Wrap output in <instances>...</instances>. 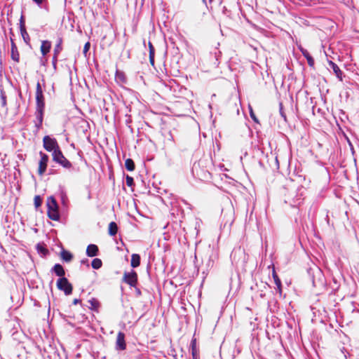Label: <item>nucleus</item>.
Returning a JSON list of instances; mask_svg holds the SVG:
<instances>
[{
    "label": "nucleus",
    "mask_w": 359,
    "mask_h": 359,
    "mask_svg": "<svg viewBox=\"0 0 359 359\" xmlns=\"http://www.w3.org/2000/svg\"><path fill=\"white\" fill-rule=\"evenodd\" d=\"M140 264V257L138 254H133L131 256L130 265L133 268H136Z\"/></svg>",
    "instance_id": "4468645a"
},
{
    "label": "nucleus",
    "mask_w": 359,
    "mask_h": 359,
    "mask_svg": "<svg viewBox=\"0 0 359 359\" xmlns=\"http://www.w3.org/2000/svg\"><path fill=\"white\" fill-rule=\"evenodd\" d=\"M149 62L152 66H154V54H155V49L153 46L152 43L149 41Z\"/></svg>",
    "instance_id": "f3484780"
},
{
    "label": "nucleus",
    "mask_w": 359,
    "mask_h": 359,
    "mask_svg": "<svg viewBox=\"0 0 359 359\" xmlns=\"http://www.w3.org/2000/svg\"><path fill=\"white\" fill-rule=\"evenodd\" d=\"M43 147L48 151L54 152L56 149H60L58 144L55 138H51L46 135L43 139Z\"/></svg>",
    "instance_id": "20e7f679"
},
{
    "label": "nucleus",
    "mask_w": 359,
    "mask_h": 359,
    "mask_svg": "<svg viewBox=\"0 0 359 359\" xmlns=\"http://www.w3.org/2000/svg\"><path fill=\"white\" fill-rule=\"evenodd\" d=\"M280 114H281V116L285 119V116L283 114V112L282 111L281 108H280Z\"/></svg>",
    "instance_id": "c9c22d12"
},
{
    "label": "nucleus",
    "mask_w": 359,
    "mask_h": 359,
    "mask_svg": "<svg viewBox=\"0 0 359 359\" xmlns=\"http://www.w3.org/2000/svg\"><path fill=\"white\" fill-rule=\"evenodd\" d=\"M48 215L50 219L57 221L60 218L58 205L54 197L50 196L47 200Z\"/></svg>",
    "instance_id": "f257e3e1"
},
{
    "label": "nucleus",
    "mask_w": 359,
    "mask_h": 359,
    "mask_svg": "<svg viewBox=\"0 0 359 359\" xmlns=\"http://www.w3.org/2000/svg\"><path fill=\"white\" fill-rule=\"evenodd\" d=\"M39 154L41 156V159H40L39 163V173L40 175H43L45 172L46 168H47L48 156V155H46V154H44L41 151L40 152Z\"/></svg>",
    "instance_id": "423d86ee"
},
{
    "label": "nucleus",
    "mask_w": 359,
    "mask_h": 359,
    "mask_svg": "<svg viewBox=\"0 0 359 359\" xmlns=\"http://www.w3.org/2000/svg\"><path fill=\"white\" fill-rule=\"evenodd\" d=\"M195 169H196V166L194 165V166L193 168V170H194Z\"/></svg>",
    "instance_id": "e433bc0d"
},
{
    "label": "nucleus",
    "mask_w": 359,
    "mask_h": 359,
    "mask_svg": "<svg viewBox=\"0 0 359 359\" xmlns=\"http://www.w3.org/2000/svg\"><path fill=\"white\" fill-rule=\"evenodd\" d=\"M57 287L60 290L64 291L66 295H69L72 292V285L68 281V280L65 278H60L57 281Z\"/></svg>",
    "instance_id": "7ed1b4c3"
},
{
    "label": "nucleus",
    "mask_w": 359,
    "mask_h": 359,
    "mask_svg": "<svg viewBox=\"0 0 359 359\" xmlns=\"http://www.w3.org/2000/svg\"><path fill=\"white\" fill-rule=\"evenodd\" d=\"M90 48V43L87 42L83 47V53L86 54Z\"/></svg>",
    "instance_id": "473e14b6"
},
{
    "label": "nucleus",
    "mask_w": 359,
    "mask_h": 359,
    "mask_svg": "<svg viewBox=\"0 0 359 359\" xmlns=\"http://www.w3.org/2000/svg\"><path fill=\"white\" fill-rule=\"evenodd\" d=\"M36 111H44L45 104H44L43 95H41V97L36 96Z\"/></svg>",
    "instance_id": "ddd939ff"
},
{
    "label": "nucleus",
    "mask_w": 359,
    "mask_h": 359,
    "mask_svg": "<svg viewBox=\"0 0 359 359\" xmlns=\"http://www.w3.org/2000/svg\"><path fill=\"white\" fill-rule=\"evenodd\" d=\"M89 302L90 303V304L92 305V306L93 307H96L98 306V302L97 300H95V299H93L91 300H89Z\"/></svg>",
    "instance_id": "72a5a7b5"
},
{
    "label": "nucleus",
    "mask_w": 359,
    "mask_h": 359,
    "mask_svg": "<svg viewBox=\"0 0 359 359\" xmlns=\"http://www.w3.org/2000/svg\"><path fill=\"white\" fill-rule=\"evenodd\" d=\"M60 196L62 205L67 207L68 205L69 200L66 192L64 190H61L60 192Z\"/></svg>",
    "instance_id": "aec40b11"
},
{
    "label": "nucleus",
    "mask_w": 359,
    "mask_h": 359,
    "mask_svg": "<svg viewBox=\"0 0 359 359\" xmlns=\"http://www.w3.org/2000/svg\"><path fill=\"white\" fill-rule=\"evenodd\" d=\"M53 160L62 165V167L65 168H70L72 167L71 162L67 160L60 151V149H56L53 152Z\"/></svg>",
    "instance_id": "f03ea898"
},
{
    "label": "nucleus",
    "mask_w": 359,
    "mask_h": 359,
    "mask_svg": "<svg viewBox=\"0 0 359 359\" xmlns=\"http://www.w3.org/2000/svg\"><path fill=\"white\" fill-rule=\"evenodd\" d=\"M34 205L36 208H39L41 205V199L39 196H36L34 197Z\"/></svg>",
    "instance_id": "7c9ffc66"
},
{
    "label": "nucleus",
    "mask_w": 359,
    "mask_h": 359,
    "mask_svg": "<svg viewBox=\"0 0 359 359\" xmlns=\"http://www.w3.org/2000/svg\"><path fill=\"white\" fill-rule=\"evenodd\" d=\"M79 302H80V300H79V299H74V301H73V304H77Z\"/></svg>",
    "instance_id": "f704fd0d"
},
{
    "label": "nucleus",
    "mask_w": 359,
    "mask_h": 359,
    "mask_svg": "<svg viewBox=\"0 0 359 359\" xmlns=\"http://www.w3.org/2000/svg\"><path fill=\"white\" fill-rule=\"evenodd\" d=\"M0 97H1V106L3 107H6V94H5V93H4V91L3 90H1V92H0Z\"/></svg>",
    "instance_id": "a878e982"
},
{
    "label": "nucleus",
    "mask_w": 359,
    "mask_h": 359,
    "mask_svg": "<svg viewBox=\"0 0 359 359\" xmlns=\"http://www.w3.org/2000/svg\"><path fill=\"white\" fill-rule=\"evenodd\" d=\"M43 111H36V118L39 122V126L43 122Z\"/></svg>",
    "instance_id": "393cba45"
},
{
    "label": "nucleus",
    "mask_w": 359,
    "mask_h": 359,
    "mask_svg": "<svg viewBox=\"0 0 359 359\" xmlns=\"http://www.w3.org/2000/svg\"><path fill=\"white\" fill-rule=\"evenodd\" d=\"M123 280L130 287H135L137 283V274L133 270L130 272H125Z\"/></svg>",
    "instance_id": "39448f33"
},
{
    "label": "nucleus",
    "mask_w": 359,
    "mask_h": 359,
    "mask_svg": "<svg viewBox=\"0 0 359 359\" xmlns=\"http://www.w3.org/2000/svg\"><path fill=\"white\" fill-rule=\"evenodd\" d=\"M272 275H273V278L275 284L277 286V289L279 291V292L281 293V281H280V278H278V275L276 274L274 269L273 270Z\"/></svg>",
    "instance_id": "412c9836"
},
{
    "label": "nucleus",
    "mask_w": 359,
    "mask_h": 359,
    "mask_svg": "<svg viewBox=\"0 0 359 359\" xmlns=\"http://www.w3.org/2000/svg\"><path fill=\"white\" fill-rule=\"evenodd\" d=\"M330 67L332 69L333 72H334L337 77L340 80L342 81V72L339 69V67L332 61L328 62Z\"/></svg>",
    "instance_id": "1a4fd4ad"
},
{
    "label": "nucleus",
    "mask_w": 359,
    "mask_h": 359,
    "mask_svg": "<svg viewBox=\"0 0 359 359\" xmlns=\"http://www.w3.org/2000/svg\"><path fill=\"white\" fill-rule=\"evenodd\" d=\"M53 270L57 276H58L61 278H62L65 274L63 267L62 266V265H60L59 264H56L53 266Z\"/></svg>",
    "instance_id": "dca6fc26"
},
{
    "label": "nucleus",
    "mask_w": 359,
    "mask_h": 359,
    "mask_svg": "<svg viewBox=\"0 0 359 359\" xmlns=\"http://www.w3.org/2000/svg\"><path fill=\"white\" fill-rule=\"evenodd\" d=\"M35 4H36L39 7H43V4H45L47 0H32Z\"/></svg>",
    "instance_id": "2f4dec72"
},
{
    "label": "nucleus",
    "mask_w": 359,
    "mask_h": 359,
    "mask_svg": "<svg viewBox=\"0 0 359 359\" xmlns=\"http://www.w3.org/2000/svg\"><path fill=\"white\" fill-rule=\"evenodd\" d=\"M62 39L59 38L57 39V43L55 45V48H54V55H53V64L54 66H55V65L57 63L58 54L62 50Z\"/></svg>",
    "instance_id": "6e6552de"
},
{
    "label": "nucleus",
    "mask_w": 359,
    "mask_h": 359,
    "mask_svg": "<svg viewBox=\"0 0 359 359\" xmlns=\"http://www.w3.org/2000/svg\"><path fill=\"white\" fill-rule=\"evenodd\" d=\"M249 112H250V116L251 117V118L256 123H259L258 121V119L256 117L255 113H254V111L252 109V107L250 105L249 106Z\"/></svg>",
    "instance_id": "bb28decb"
},
{
    "label": "nucleus",
    "mask_w": 359,
    "mask_h": 359,
    "mask_svg": "<svg viewBox=\"0 0 359 359\" xmlns=\"http://www.w3.org/2000/svg\"><path fill=\"white\" fill-rule=\"evenodd\" d=\"M11 58L18 62L20 60V55L15 44L12 41L11 43Z\"/></svg>",
    "instance_id": "f8f14e48"
},
{
    "label": "nucleus",
    "mask_w": 359,
    "mask_h": 359,
    "mask_svg": "<svg viewBox=\"0 0 359 359\" xmlns=\"http://www.w3.org/2000/svg\"><path fill=\"white\" fill-rule=\"evenodd\" d=\"M126 182L128 187H132L134 183L133 178L129 175H127L126 177Z\"/></svg>",
    "instance_id": "c756f323"
},
{
    "label": "nucleus",
    "mask_w": 359,
    "mask_h": 359,
    "mask_svg": "<svg viewBox=\"0 0 359 359\" xmlns=\"http://www.w3.org/2000/svg\"><path fill=\"white\" fill-rule=\"evenodd\" d=\"M102 262L100 259L95 258L91 263L92 267L95 269H98L102 266Z\"/></svg>",
    "instance_id": "b1692460"
},
{
    "label": "nucleus",
    "mask_w": 359,
    "mask_h": 359,
    "mask_svg": "<svg viewBox=\"0 0 359 359\" xmlns=\"http://www.w3.org/2000/svg\"><path fill=\"white\" fill-rule=\"evenodd\" d=\"M51 43L49 41H42L41 45V52L43 56H45L48 53H49Z\"/></svg>",
    "instance_id": "9b49d317"
},
{
    "label": "nucleus",
    "mask_w": 359,
    "mask_h": 359,
    "mask_svg": "<svg viewBox=\"0 0 359 359\" xmlns=\"http://www.w3.org/2000/svg\"><path fill=\"white\" fill-rule=\"evenodd\" d=\"M213 0H209L210 2H212Z\"/></svg>",
    "instance_id": "58836bf2"
},
{
    "label": "nucleus",
    "mask_w": 359,
    "mask_h": 359,
    "mask_svg": "<svg viewBox=\"0 0 359 359\" xmlns=\"http://www.w3.org/2000/svg\"><path fill=\"white\" fill-rule=\"evenodd\" d=\"M116 348V349L121 351L125 350L126 348V344L125 341V334L121 332H119L117 334Z\"/></svg>",
    "instance_id": "0eeeda50"
},
{
    "label": "nucleus",
    "mask_w": 359,
    "mask_h": 359,
    "mask_svg": "<svg viewBox=\"0 0 359 359\" xmlns=\"http://www.w3.org/2000/svg\"><path fill=\"white\" fill-rule=\"evenodd\" d=\"M125 166L128 171H133L135 170V163L131 158H127L126 160Z\"/></svg>",
    "instance_id": "4be33fe9"
},
{
    "label": "nucleus",
    "mask_w": 359,
    "mask_h": 359,
    "mask_svg": "<svg viewBox=\"0 0 359 359\" xmlns=\"http://www.w3.org/2000/svg\"><path fill=\"white\" fill-rule=\"evenodd\" d=\"M115 79L117 82L125 83L126 82V77L123 72L117 70L116 72Z\"/></svg>",
    "instance_id": "a211bd4d"
},
{
    "label": "nucleus",
    "mask_w": 359,
    "mask_h": 359,
    "mask_svg": "<svg viewBox=\"0 0 359 359\" xmlns=\"http://www.w3.org/2000/svg\"><path fill=\"white\" fill-rule=\"evenodd\" d=\"M21 34L24 39V40L27 42V39H29V36H28V34L27 33L26 30H25V28L24 27V25H21Z\"/></svg>",
    "instance_id": "cd10ccee"
},
{
    "label": "nucleus",
    "mask_w": 359,
    "mask_h": 359,
    "mask_svg": "<svg viewBox=\"0 0 359 359\" xmlns=\"http://www.w3.org/2000/svg\"><path fill=\"white\" fill-rule=\"evenodd\" d=\"M86 262H88V260H86V261H82V263H86Z\"/></svg>",
    "instance_id": "4c0bfd02"
},
{
    "label": "nucleus",
    "mask_w": 359,
    "mask_h": 359,
    "mask_svg": "<svg viewBox=\"0 0 359 359\" xmlns=\"http://www.w3.org/2000/svg\"><path fill=\"white\" fill-rule=\"evenodd\" d=\"M118 231V226L116 222H111L109 224V233L111 236H115Z\"/></svg>",
    "instance_id": "6ab92c4d"
},
{
    "label": "nucleus",
    "mask_w": 359,
    "mask_h": 359,
    "mask_svg": "<svg viewBox=\"0 0 359 359\" xmlns=\"http://www.w3.org/2000/svg\"><path fill=\"white\" fill-rule=\"evenodd\" d=\"M300 50H301L302 55L306 58L309 65L311 67L313 66L314 65V60L311 56L309 53L304 48H300Z\"/></svg>",
    "instance_id": "2eb2a0df"
},
{
    "label": "nucleus",
    "mask_w": 359,
    "mask_h": 359,
    "mask_svg": "<svg viewBox=\"0 0 359 359\" xmlns=\"http://www.w3.org/2000/svg\"><path fill=\"white\" fill-rule=\"evenodd\" d=\"M43 95V91L41 87L40 83L38 82L36 84V97H41Z\"/></svg>",
    "instance_id": "c85d7f7f"
},
{
    "label": "nucleus",
    "mask_w": 359,
    "mask_h": 359,
    "mask_svg": "<svg viewBox=\"0 0 359 359\" xmlns=\"http://www.w3.org/2000/svg\"><path fill=\"white\" fill-rule=\"evenodd\" d=\"M61 257L65 262H70L72 259V255L68 251L63 250L61 252Z\"/></svg>",
    "instance_id": "5701e85b"
},
{
    "label": "nucleus",
    "mask_w": 359,
    "mask_h": 359,
    "mask_svg": "<svg viewBox=\"0 0 359 359\" xmlns=\"http://www.w3.org/2000/svg\"><path fill=\"white\" fill-rule=\"evenodd\" d=\"M98 253V248L96 245L90 244L86 249V255L88 257H95Z\"/></svg>",
    "instance_id": "9d476101"
}]
</instances>
